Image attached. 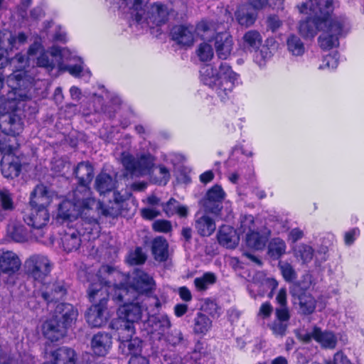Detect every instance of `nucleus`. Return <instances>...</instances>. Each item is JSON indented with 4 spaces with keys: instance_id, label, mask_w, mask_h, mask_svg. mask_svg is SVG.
Segmentation results:
<instances>
[{
    "instance_id": "obj_1",
    "label": "nucleus",
    "mask_w": 364,
    "mask_h": 364,
    "mask_svg": "<svg viewBox=\"0 0 364 364\" xmlns=\"http://www.w3.org/2000/svg\"><path fill=\"white\" fill-rule=\"evenodd\" d=\"M120 7L127 9L130 17L142 28H151L166 23L174 14L161 2L149 4L150 0H119Z\"/></svg>"
},
{
    "instance_id": "obj_2",
    "label": "nucleus",
    "mask_w": 364,
    "mask_h": 364,
    "mask_svg": "<svg viewBox=\"0 0 364 364\" xmlns=\"http://www.w3.org/2000/svg\"><path fill=\"white\" fill-rule=\"evenodd\" d=\"M86 201L82 200V207H77L75 201L64 200L59 205L58 215L69 220L80 215L82 221L77 231L84 237V240H95L98 237L100 231L97 217L100 214L108 215L109 213L103 208L100 201H97V206L94 209L86 207Z\"/></svg>"
},
{
    "instance_id": "obj_3",
    "label": "nucleus",
    "mask_w": 364,
    "mask_h": 364,
    "mask_svg": "<svg viewBox=\"0 0 364 364\" xmlns=\"http://www.w3.org/2000/svg\"><path fill=\"white\" fill-rule=\"evenodd\" d=\"M200 80L224 100L228 98L235 86L240 84V75L226 63H222L219 69L205 65L200 70Z\"/></svg>"
},
{
    "instance_id": "obj_4",
    "label": "nucleus",
    "mask_w": 364,
    "mask_h": 364,
    "mask_svg": "<svg viewBox=\"0 0 364 364\" xmlns=\"http://www.w3.org/2000/svg\"><path fill=\"white\" fill-rule=\"evenodd\" d=\"M299 12L309 16L299 25V32L305 38H313L321 31L333 9V0H306L298 6Z\"/></svg>"
},
{
    "instance_id": "obj_5",
    "label": "nucleus",
    "mask_w": 364,
    "mask_h": 364,
    "mask_svg": "<svg viewBox=\"0 0 364 364\" xmlns=\"http://www.w3.org/2000/svg\"><path fill=\"white\" fill-rule=\"evenodd\" d=\"M0 129L6 135L0 139V152L3 156L13 154L18 147L15 136L23 130L21 119L16 112H5V107L0 106Z\"/></svg>"
},
{
    "instance_id": "obj_6",
    "label": "nucleus",
    "mask_w": 364,
    "mask_h": 364,
    "mask_svg": "<svg viewBox=\"0 0 364 364\" xmlns=\"http://www.w3.org/2000/svg\"><path fill=\"white\" fill-rule=\"evenodd\" d=\"M74 173L78 179V186L73 191L71 202L75 201L77 207H82V201H86L87 207L95 208L97 206V200L93 197L89 188L93 177V168L88 162H81L75 168Z\"/></svg>"
},
{
    "instance_id": "obj_7",
    "label": "nucleus",
    "mask_w": 364,
    "mask_h": 364,
    "mask_svg": "<svg viewBox=\"0 0 364 364\" xmlns=\"http://www.w3.org/2000/svg\"><path fill=\"white\" fill-rule=\"evenodd\" d=\"M350 30L349 21L345 17H334L331 16L324 21V25L321 29V34L318 41L319 46L323 50H330L338 47L339 38L346 36Z\"/></svg>"
},
{
    "instance_id": "obj_8",
    "label": "nucleus",
    "mask_w": 364,
    "mask_h": 364,
    "mask_svg": "<svg viewBox=\"0 0 364 364\" xmlns=\"http://www.w3.org/2000/svg\"><path fill=\"white\" fill-rule=\"evenodd\" d=\"M121 162L131 175L144 176L151 172L155 159L149 153H142L134 157L129 153L123 152L121 156Z\"/></svg>"
},
{
    "instance_id": "obj_9",
    "label": "nucleus",
    "mask_w": 364,
    "mask_h": 364,
    "mask_svg": "<svg viewBox=\"0 0 364 364\" xmlns=\"http://www.w3.org/2000/svg\"><path fill=\"white\" fill-rule=\"evenodd\" d=\"M28 277L38 283H43L51 271V263L46 256L33 255L25 262Z\"/></svg>"
},
{
    "instance_id": "obj_10",
    "label": "nucleus",
    "mask_w": 364,
    "mask_h": 364,
    "mask_svg": "<svg viewBox=\"0 0 364 364\" xmlns=\"http://www.w3.org/2000/svg\"><path fill=\"white\" fill-rule=\"evenodd\" d=\"M296 336L299 340L304 343H309L311 340H314L326 348H334L337 343V338L333 333L322 331L316 326L311 331H298Z\"/></svg>"
},
{
    "instance_id": "obj_11",
    "label": "nucleus",
    "mask_w": 364,
    "mask_h": 364,
    "mask_svg": "<svg viewBox=\"0 0 364 364\" xmlns=\"http://www.w3.org/2000/svg\"><path fill=\"white\" fill-rule=\"evenodd\" d=\"M107 304V299L104 297L97 304L92 305L88 309L85 318L89 326L93 328H100L107 323L110 318Z\"/></svg>"
},
{
    "instance_id": "obj_12",
    "label": "nucleus",
    "mask_w": 364,
    "mask_h": 364,
    "mask_svg": "<svg viewBox=\"0 0 364 364\" xmlns=\"http://www.w3.org/2000/svg\"><path fill=\"white\" fill-rule=\"evenodd\" d=\"M287 297H277L278 303L281 305L275 310V319L268 324L272 333L276 336L283 337L285 336L288 328V322L290 314L288 309L285 306Z\"/></svg>"
},
{
    "instance_id": "obj_13",
    "label": "nucleus",
    "mask_w": 364,
    "mask_h": 364,
    "mask_svg": "<svg viewBox=\"0 0 364 364\" xmlns=\"http://www.w3.org/2000/svg\"><path fill=\"white\" fill-rule=\"evenodd\" d=\"M50 215L47 208L31 206L28 213L24 215L25 222L33 228V231H39L38 237H43V229L48 224ZM33 234L36 235L38 232Z\"/></svg>"
},
{
    "instance_id": "obj_14",
    "label": "nucleus",
    "mask_w": 364,
    "mask_h": 364,
    "mask_svg": "<svg viewBox=\"0 0 364 364\" xmlns=\"http://www.w3.org/2000/svg\"><path fill=\"white\" fill-rule=\"evenodd\" d=\"M78 312L75 307L66 303H60L55 306L51 318L57 320L66 329L70 328L76 321Z\"/></svg>"
},
{
    "instance_id": "obj_15",
    "label": "nucleus",
    "mask_w": 364,
    "mask_h": 364,
    "mask_svg": "<svg viewBox=\"0 0 364 364\" xmlns=\"http://www.w3.org/2000/svg\"><path fill=\"white\" fill-rule=\"evenodd\" d=\"M148 331L155 335L159 341L171 326V321L166 314L152 315L146 321Z\"/></svg>"
},
{
    "instance_id": "obj_16",
    "label": "nucleus",
    "mask_w": 364,
    "mask_h": 364,
    "mask_svg": "<svg viewBox=\"0 0 364 364\" xmlns=\"http://www.w3.org/2000/svg\"><path fill=\"white\" fill-rule=\"evenodd\" d=\"M195 30V26L192 25L176 26L171 32L172 39L178 44L190 47L196 40Z\"/></svg>"
},
{
    "instance_id": "obj_17",
    "label": "nucleus",
    "mask_w": 364,
    "mask_h": 364,
    "mask_svg": "<svg viewBox=\"0 0 364 364\" xmlns=\"http://www.w3.org/2000/svg\"><path fill=\"white\" fill-rule=\"evenodd\" d=\"M55 197V193L43 184L36 186L31 193V206L46 208Z\"/></svg>"
},
{
    "instance_id": "obj_18",
    "label": "nucleus",
    "mask_w": 364,
    "mask_h": 364,
    "mask_svg": "<svg viewBox=\"0 0 364 364\" xmlns=\"http://www.w3.org/2000/svg\"><path fill=\"white\" fill-rule=\"evenodd\" d=\"M233 47V39L229 33L220 32L215 36V52L220 59L227 60L231 55Z\"/></svg>"
},
{
    "instance_id": "obj_19",
    "label": "nucleus",
    "mask_w": 364,
    "mask_h": 364,
    "mask_svg": "<svg viewBox=\"0 0 364 364\" xmlns=\"http://www.w3.org/2000/svg\"><path fill=\"white\" fill-rule=\"evenodd\" d=\"M91 349L97 356H105L112 346V337L107 332H98L91 339Z\"/></svg>"
},
{
    "instance_id": "obj_20",
    "label": "nucleus",
    "mask_w": 364,
    "mask_h": 364,
    "mask_svg": "<svg viewBox=\"0 0 364 364\" xmlns=\"http://www.w3.org/2000/svg\"><path fill=\"white\" fill-rule=\"evenodd\" d=\"M225 195V193L220 186H215L207 192L203 200V205L207 211L216 213L220 209V205L224 199Z\"/></svg>"
},
{
    "instance_id": "obj_21",
    "label": "nucleus",
    "mask_w": 364,
    "mask_h": 364,
    "mask_svg": "<svg viewBox=\"0 0 364 364\" xmlns=\"http://www.w3.org/2000/svg\"><path fill=\"white\" fill-rule=\"evenodd\" d=\"M144 310L138 301H133L120 306L118 312L123 320L135 323L141 319Z\"/></svg>"
},
{
    "instance_id": "obj_22",
    "label": "nucleus",
    "mask_w": 364,
    "mask_h": 364,
    "mask_svg": "<svg viewBox=\"0 0 364 364\" xmlns=\"http://www.w3.org/2000/svg\"><path fill=\"white\" fill-rule=\"evenodd\" d=\"M109 327L117 332L119 343L134 338L133 336L135 334L134 323L117 318L111 322Z\"/></svg>"
},
{
    "instance_id": "obj_23",
    "label": "nucleus",
    "mask_w": 364,
    "mask_h": 364,
    "mask_svg": "<svg viewBox=\"0 0 364 364\" xmlns=\"http://www.w3.org/2000/svg\"><path fill=\"white\" fill-rule=\"evenodd\" d=\"M21 262L18 255L12 251L4 252L0 256V272L11 274L17 272Z\"/></svg>"
},
{
    "instance_id": "obj_24",
    "label": "nucleus",
    "mask_w": 364,
    "mask_h": 364,
    "mask_svg": "<svg viewBox=\"0 0 364 364\" xmlns=\"http://www.w3.org/2000/svg\"><path fill=\"white\" fill-rule=\"evenodd\" d=\"M67 330L53 318L47 320L43 326V334L50 341H58L63 338L65 336Z\"/></svg>"
},
{
    "instance_id": "obj_25",
    "label": "nucleus",
    "mask_w": 364,
    "mask_h": 364,
    "mask_svg": "<svg viewBox=\"0 0 364 364\" xmlns=\"http://www.w3.org/2000/svg\"><path fill=\"white\" fill-rule=\"evenodd\" d=\"M1 168L3 176L7 178L18 176L21 171L19 160L14 154H5L2 156Z\"/></svg>"
},
{
    "instance_id": "obj_26",
    "label": "nucleus",
    "mask_w": 364,
    "mask_h": 364,
    "mask_svg": "<svg viewBox=\"0 0 364 364\" xmlns=\"http://www.w3.org/2000/svg\"><path fill=\"white\" fill-rule=\"evenodd\" d=\"M134 287L141 292L151 291L155 287V282L151 277L140 269H136L132 276Z\"/></svg>"
},
{
    "instance_id": "obj_27",
    "label": "nucleus",
    "mask_w": 364,
    "mask_h": 364,
    "mask_svg": "<svg viewBox=\"0 0 364 364\" xmlns=\"http://www.w3.org/2000/svg\"><path fill=\"white\" fill-rule=\"evenodd\" d=\"M27 36L23 33H12L7 32L3 33V39L1 41L4 46V55L8 56V50L18 48L26 42Z\"/></svg>"
},
{
    "instance_id": "obj_28",
    "label": "nucleus",
    "mask_w": 364,
    "mask_h": 364,
    "mask_svg": "<svg viewBox=\"0 0 364 364\" xmlns=\"http://www.w3.org/2000/svg\"><path fill=\"white\" fill-rule=\"evenodd\" d=\"M294 257L302 264L310 263L314 257L315 250L311 245L305 243H300L291 247Z\"/></svg>"
},
{
    "instance_id": "obj_29",
    "label": "nucleus",
    "mask_w": 364,
    "mask_h": 364,
    "mask_svg": "<svg viewBox=\"0 0 364 364\" xmlns=\"http://www.w3.org/2000/svg\"><path fill=\"white\" fill-rule=\"evenodd\" d=\"M218 240L223 246L234 248L238 244L239 237L233 228L230 226H223L218 232Z\"/></svg>"
},
{
    "instance_id": "obj_30",
    "label": "nucleus",
    "mask_w": 364,
    "mask_h": 364,
    "mask_svg": "<svg viewBox=\"0 0 364 364\" xmlns=\"http://www.w3.org/2000/svg\"><path fill=\"white\" fill-rule=\"evenodd\" d=\"M196 229L199 235L204 237L211 235L215 230L216 225L215 221L209 216L203 215H196Z\"/></svg>"
},
{
    "instance_id": "obj_31",
    "label": "nucleus",
    "mask_w": 364,
    "mask_h": 364,
    "mask_svg": "<svg viewBox=\"0 0 364 364\" xmlns=\"http://www.w3.org/2000/svg\"><path fill=\"white\" fill-rule=\"evenodd\" d=\"M262 42V38L260 33L255 30L247 31L242 38L241 45L243 49L252 52L256 51Z\"/></svg>"
},
{
    "instance_id": "obj_32",
    "label": "nucleus",
    "mask_w": 364,
    "mask_h": 364,
    "mask_svg": "<svg viewBox=\"0 0 364 364\" xmlns=\"http://www.w3.org/2000/svg\"><path fill=\"white\" fill-rule=\"evenodd\" d=\"M213 327L212 320L205 314L198 313L193 319V331L199 336L206 335Z\"/></svg>"
},
{
    "instance_id": "obj_33",
    "label": "nucleus",
    "mask_w": 364,
    "mask_h": 364,
    "mask_svg": "<svg viewBox=\"0 0 364 364\" xmlns=\"http://www.w3.org/2000/svg\"><path fill=\"white\" fill-rule=\"evenodd\" d=\"M168 245L161 237L155 238L152 242L151 251L154 259L159 262L166 261L168 257Z\"/></svg>"
},
{
    "instance_id": "obj_34",
    "label": "nucleus",
    "mask_w": 364,
    "mask_h": 364,
    "mask_svg": "<svg viewBox=\"0 0 364 364\" xmlns=\"http://www.w3.org/2000/svg\"><path fill=\"white\" fill-rule=\"evenodd\" d=\"M119 350L124 355L141 356V341L137 337L122 342L119 346Z\"/></svg>"
},
{
    "instance_id": "obj_35",
    "label": "nucleus",
    "mask_w": 364,
    "mask_h": 364,
    "mask_svg": "<svg viewBox=\"0 0 364 364\" xmlns=\"http://www.w3.org/2000/svg\"><path fill=\"white\" fill-rule=\"evenodd\" d=\"M54 364H75L76 355L75 351L68 348H60L53 353Z\"/></svg>"
},
{
    "instance_id": "obj_36",
    "label": "nucleus",
    "mask_w": 364,
    "mask_h": 364,
    "mask_svg": "<svg viewBox=\"0 0 364 364\" xmlns=\"http://www.w3.org/2000/svg\"><path fill=\"white\" fill-rule=\"evenodd\" d=\"M117 288L116 285H111L107 282L100 280L97 282L92 283L88 288V296H109L113 294V290Z\"/></svg>"
},
{
    "instance_id": "obj_37",
    "label": "nucleus",
    "mask_w": 364,
    "mask_h": 364,
    "mask_svg": "<svg viewBox=\"0 0 364 364\" xmlns=\"http://www.w3.org/2000/svg\"><path fill=\"white\" fill-rule=\"evenodd\" d=\"M195 29L196 38L200 37L203 39H208L213 36L218 28L213 21H201L197 24Z\"/></svg>"
},
{
    "instance_id": "obj_38",
    "label": "nucleus",
    "mask_w": 364,
    "mask_h": 364,
    "mask_svg": "<svg viewBox=\"0 0 364 364\" xmlns=\"http://www.w3.org/2000/svg\"><path fill=\"white\" fill-rule=\"evenodd\" d=\"M77 230L66 233L62 238L63 247L67 252H72L79 248L82 239Z\"/></svg>"
},
{
    "instance_id": "obj_39",
    "label": "nucleus",
    "mask_w": 364,
    "mask_h": 364,
    "mask_svg": "<svg viewBox=\"0 0 364 364\" xmlns=\"http://www.w3.org/2000/svg\"><path fill=\"white\" fill-rule=\"evenodd\" d=\"M95 186L100 194H104L114 188L115 182L109 175L102 173L95 180Z\"/></svg>"
},
{
    "instance_id": "obj_40",
    "label": "nucleus",
    "mask_w": 364,
    "mask_h": 364,
    "mask_svg": "<svg viewBox=\"0 0 364 364\" xmlns=\"http://www.w3.org/2000/svg\"><path fill=\"white\" fill-rule=\"evenodd\" d=\"M245 241L249 247L255 250H262L266 245L267 237L255 231L247 234Z\"/></svg>"
},
{
    "instance_id": "obj_41",
    "label": "nucleus",
    "mask_w": 364,
    "mask_h": 364,
    "mask_svg": "<svg viewBox=\"0 0 364 364\" xmlns=\"http://www.w3.org/2000/svg\"><path fill=\"white\" fill-rule=\"evenodd\" d=\"M287 245L285 242L280 238L272 239L268 246L269 255L275 259L281 257L285 254Z\"/></svg>"
},
{
    "instance_id": "obj_42",
    "label": "nucleus",
    "mask_w": 364,
    "mask_h": 364,
    "mask_svg": "<svg viewBox=\"0 0 364 364\" xmlns=\"http://www.w3.org/2000/svg\"><path fill=\"white\" fill-rule=\"evenodd\" d=\"M294 304L299 306V311L303 314H310L315 309L314 297H294Z\"/></svg>"
},
{
    "instance_id": "obj_43",
    "label": "nucleus",
    "mask_w": 364,
    "mask_h": 364,
    "mask_svg": "<svg viewBox=\"0 0 364 364\" xmlns=\"http://www.w3.org/2000/svg\"><path fill=\"white\" fill-rule=\"evenodd\" d=\"M287 45L289 52L294 56H301L305 52L303 42L295 35H291L287 38Z\"/></svg>"
},
{
    "instance_id": "obj_44",
    "label": "nucleus",
    "mask_w": 364,
    "mask_h": 364,
    "mask_svg": "<svg viewBox=\"0 0 364 364\" xmlns=\"http://www.w3.org/2000/svg\"><path fill=\"white\" fill-rule=\"evenodd\" d=\"M159 341L164 342L167 346H176L183 341V336L178 329H173L171 331L168 330L165 333V336L161 337Z\"/></svg>"
},
{
    "instance_id": "obj_45",
    "label": "nucleus",
    "mask_w": 364,
    "mask_h": 364,
    "mask_svg": "<svg viewBox=\"0 0 364 364\" xmlns=\"http://www.w3.org/2000/svg\"><path fill=\"white\" fill-rule=\"evenodd\" d=\"M236 18L241 26L248 27L254 23L256 16L254 13L247 11L245 6H242L237 11Z\"/></svg>"
},
{
    "instance_id": "obj_46",
    "label": "nucleus",
    "mask_w": 364,
    "mask_h": 364,
    "mask_svg": "<svg viewBox=\"0 0 364 364\" xmlns=\"http://www.w3.org/2000/svg\"><path fill=\"white\" fill-rule=\"evenodd\" d=\"M196 54L200 61L207 62L212 60L214 51L210 43L203 42L198 46Z\"/></svg>"
},
{
    "instance_id": "obj_47",
    "label": "nucleus",
    "mask_w": 364,
    "mask_h": 364,
    "mask_svg": "<svg viewBox=\"0 0 364 364\" xmlns=\"http://www.w3.org/2000/svg\"><path fill=\"white\" fill-rule=\"evenodd\" d=\"M0 205L4 210H12L14 209L13 195L6 188H0Z\"/></svg>"
},
{
    "instance_id": "obj_48",
    "label": "nucleus",
    "mask_w": 364,
    "mask_h": 364,
    "mask_svg": "<svg viewBox=\"0 0 364 364\" xmlns=\"http://www.w3.org/2000/svg\"><path fill=\"white\" fill-rule=\"evenodd\" d=\"M278 267L286 282H292L296 280L297 274L290 263L287 262H280L278 264Z\"/></svg>"
},
{
    "instance_id": "obj_49",
    "label": "nucleus",
    "mask_w": 364,
    "mask_h": 364,
    "mask_svg": "<svg viewBox=\"0 0 364 364\" xmlns=\"http://www.w3.org/2000/svg\"><path fill=\"white\" fill-rule=\"evenodd\" d=\"M215 279L216 278L214 274L208 272L200 277L196 278L194 284L198 290H204L206 289L208 286L214 284Z\"/></svg>"
},
{
    "instance_id": "obj_50",
    "label": "nucleus",
    "mask_w": 364,
    "mask_h": 364,
    "mask_svg": "<svg viewBox=\"0 0 364 364\" xmlns=\"http://www.w3.org/2000/svg\"><path fill=\"white\" fill-rule=\"evenodd\" d=\"M338 54L335 53L333 55H328L325 56L321 64L319 65L318 69L321 70H333L336 69L338 64Z\"/></svg>"
},
{
    "instance_id": "obj_51",
    "label": "nucleus",
    "mask_w": 364,
    "mask_h": 364,
    "mask_svg": "<svg viewBox=\"0 0 364 364\" xmlns=\"http://www.w3.org/2000/svg\"><path fill=\"white\" fill-rule=\"evenodd\" d=\"M11 238L17 242H24L27 239L25 228L21 225L12 226L9 230Z\"/></svg>"
},
{
    "instance_id": "obj_52",
    "label": "nucleus",
    "mask_w": 364,
    "mask_h": 364,
    "mask_svg": "<svg viewBox=\"0 0 364 364\" xmlns=\"http://www.w3.org/2000/svg\"><path fill=\"white\" fill-rule=\"evenodd\" d=\"M240 231L246 235L255 231V224L252 215H244L240 219Z\"/></svg>"
},
{
    "instance_id": "obj_53",
    "label": "nucleus",
    "mask_w": 364,
    "mask_h": 364,
    "mask_svg": "<svg viewBox=\"0 0 364 364\" xmlns=\"http://www.w3.org/2000/svg\"><path fill=\"white\" fill-rule=\"evenodd\" d=\"M146 259V255L141 248L136 247L134 251L129 253L127 260L130 264H139L144 263Z\"/></svg>"
},
{
    "instance_id": "obj_54",
    "label": "nucleus",
    "mask_w": 364,
    "mask_h": 364,
    "mask_svg": "<svg viewBox=\"0 0 364 364\" xmlns=\"http://www.w3.org/2000/svg\"><path fill=\"white\" fill-rule=\"evenodd\" d=\"M23 75L21 72L20 73H14L10 75L7 78V83L10 87L13 90H17L20 88L23 85Z\"/></svg>"
},
{
    "instance_id": "obj_55",
    "label": "nucleus",
    "mask_w": 364,
    "mask_h": 364,
    "mask_svg": "<svg viewBox=\"0 0 364 364\" xmlns=\"http://www.w3.org/2000/svg\"><path fill=\"white\" fill-rule=\"evenodd\" d=\"M159 176H156L154 177L153 179L154 181L159 185H166L170 178L169 171L165 166H159Z\"/></svg>"
},
{
    "instance_id": "obj_56",
    "label": "nucleus",
    "mask_w": 364,
    "mask_h": 364,
    "mask_svg": "<svg viewBox=\"0 0 364 364\" xmlns=\"http://www.w3.org/2000/svg\"><path fill=\"white\" fill-rule=\"evenodd\" d=\"M50 54L56 58V62L59 64L63 63V59H68L69 50L67 48H60L53 46L50 48Z\"/></svg>"
},
{
    "instance_id": "obj_57",
    "label": "nucleus",
    "mask_w": 364,
    "mask_h": 364,
    "mask_svg": "<svg viewBox=\"0 0 364 364\" xmlns=\"http://www.w3.org/2000/svg\"><path fill=\"white\" fill-rule=\"evenodd\" d=\"M201 309L213 316L220 314V309L215 301L210 299L205 300V303L202 305Z\"/></svg>"
},
{
    "instance_id": "obj_58",
    "label": "nucleus",
    "mask_w": 364,
    "mask_h": 364,
    "mask_svg": "<svg viewBox=\"0 0 364 364\" xmlns=\"http://www.w3.org/2000/svg\"><path fill=\"white\" fill-rule=\"evenodd\" d=\"M255 55V61L259 65L263 66L265 64V61L267 58L271 56V53L269 51L267 48H263L262 50L258 51L256 50Z\"/></svg>"
},
{
    "instance_id": "obj_59",
    "label": "nucleus",
    "mask_w": 364,
    "mask_h": 364,
    "mask_svg": "<svg viewBox=\"0 0 364 364\" xmlns=\"http://www.w3.org/2000/svg\"><path fill=\"white\" fill-rule=\"evenodd\" d=\"M153 228L155 231L168 232L171 230V225L169 221L158 220L153 223Z\"/></svg>"
},
{
    "instance_id": "obj_60",
    "label": "nucleus",
    "mask_w": 364,
    "mask_h": 364,
    "mask_svg": "<svg viewBox=\"0 0 364 364\" xmlns=\"http://www.w3.org/2000/svg\"><path fill=\"white\" fill-rule=\"evenodd\" d=\"M272 312L273 307L272 305L268 302H265L259 307L257 316L260 319H266L272 315Z\"/></svg>"
},
{
    "instance_id": "obj_61",
    "label": "nucleus",
    "mask_w": 364,
    "mask_h": 364,
    "mask_svg": "<svg viewBox=\"0 0 364 364\" xmlns=\"http://www.w3.org/2000/svg\"><path fill=\"white\" fill-rule=\"evenodd\" d=\"M178 202L173 198H171L163 206V209L167 215H173L176 213Z\"/></svg>"
},
{
    "instance_id": "obj_62",
    "label": "nucleus",
    "mask_w": 364,
    "mask_h": 364,
    "mask_svg": "<svg viewBox=\"0 0 364 364\" xmlns=\"http://www.w3.org/2000/svg\"><path fill=\"white\" fill-rule=\"evenodd\" d=\"M37 65L40 67H43L52 70L55 67V63L53 60H50L46 53L41 54L37 58Z\"/></svg>"
},
{
    "instance_id": "obj_63",
    "label": "nucleus",
    "mask_w": 364,
    "mask_h": 364,
    "mask_svg": "<svg viewBox=\"0 0 364 364\" xmlns=\"http://www.w3.org/2000/svg\"><path fill=\"white\" fill-rule=\"evenodd\" d=\"M326 364H352L346 355L342 352H337L332 360H329Z\"/></svg>"
},
{
    "instance_id": "obj_64",
    "label": "nucleus",
    "mask_w": 364,
    "mask_h": 364,
    "mask_svg": "<svg viewBox=\"0 0 364 364\" xmlns=\"http://www.w3.org/2000/svg\"><path fill=\"white\" fill-rule=\"evenodd\" d=\"M304 236V231L298 228L291 229L288 235V239L292 243L302 239Z\"/></svg>"
}]
</instances>
